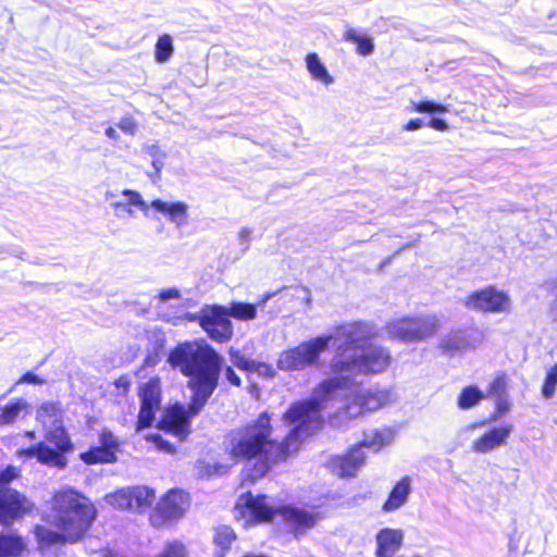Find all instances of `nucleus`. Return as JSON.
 <instances>
[{
	"label": "nucleus",
	"mask_w": 557,
	"mask_h": 557,
	"mask_svg": "<svg viewBox=\"0 0 557 557\" xmlns=\"http://www.w3.org/2000/svg\"><path fill=\"white\" fill-rule=\"evenodd\" d=\"M225 376H226V380L235 385V386H238L240 384V380L239 377L237 376V374L234 372V370L230 367H227L225 369Z\"/></svg>",
	"instance_id": "obj_51"
},
{
	"label": "nucleus",
	"mask_w": 557,
	"mask_h": 557,
	"mask_svg": "<svg viewBox=\"0 0 557 557\" xmlns=\"http://www.w3.org/2000/svg\"><path fill=\"white\" fill-rule=\"evenodd\" d=\"M235 540L236 534L231 527L220 525L215 528L213 535L214 557H224Z\"/></svg>",
	"instance_id": "obj_27"
},
{
	"label": "nucleus",
	"mask_w": 557,
	"mask_h": 557,
	"mask_svg": "<svg viewBox=\"0 0 557 557\" xmlns=\"http://www.w3.org/2000/svg\"><path fill=\"white\" fill-rule=\"evenodd\" d=\"M411 493V482L409 478H403L391 491L388 498L382 506L385 512H392L403 507Z\"/></svg>",
	"instance_id": "obj_23"
},
{
	"label": "nucleus",
	"mask_w": 557,
	"mask_h": 557,
	"mask_svg": "<svg viewBox=\"0 0 557 557\" xmlns=\"http://www.w3.org/2000/svg\"><path fill=\"white\" fill-rule=\"evenodd\" d=\"M476 426H478V424H476V423L469 424V425H467V426L465 428V431H472V430H474Z\"/></svg>",
	"instance_id": "obj_57"
},
{
	"label": "nucleus",
	"mask_w": 557,
	"mask_h": 557,
	"mask_svg": "<svg viewBox=\"0 0 557 557\" xmlns=\"http://www.w3.org/2000/svg\"><path fill=\"white\" fill-rule=\"evenodd\" d=\"M29 404L23 398H17L4 406H0V424H13L18 418L28 414Z\"/></svg>",
	"instance_id": "obj_26"
},
{
	"label": "nucleus",
	"mask_w": 557,
	"mask_h": 557,
	"mask_svg": "<svg viewBox=\"0 0 557 557\" xmlns=\"http://www.w3.org/2000/svg\"><path fill=\"white\" fill-rule=\"evenodd\" d=\"M391 359L386 349L376 346L364 347L357 354H341L332 361L331 370L334 377L331 380L346 381L342 391L347 389L356 375L369 372L381 373L389 366Z\"/></svg>",
	"instance_id": "obj_7"
},
{
	"label": "nucleus",
	"mask_w": 557,
	"mask_h": 557,
	"mask_svg": "<svg viewBox=\"0 0 557 557\" xmlns=\"http://www.w3.org/2000/svg\"><path fill=\"white\" fill-rule=\"evenodd\" d=\"M485 397L484 393L475 386L465 387L458 397V407L462 410L476 406Z\"/></svg>",
	"instance_id": "obj_33"
},
{
	"label": "nucleus",
	"mask_w": 557,
	"mask_h": 557,
	"mask_svg": "<svg viewBox=\"0 0 557 557\" xmlns=\"http://www.w3.org/2000/svg\"><path fill=\"white\" fill-rule=\"evenodd\" d=\"M347 383L339 380H325L312 393L309 400L295 403L283 416L285 423L294 425V429L282 441L286 444L290 455L298 444L313 434L322 423L321 411L329 408L337 398V394Z\"/></svg>",
	"instance_id": "obj_5"
},
{
	"label": "nucleus",
	"mask_w": 557,
	"mask_h": 557,
	"mask_svg": "<svg viewBox=\"0 0 557 557\" xmlns=\"http://www.w3.org/2000/svg\"><path fill=\"white\" fill-rule=\"evenodd\" d=\"M306 70L309 73L311 79L321 84L324 87H329L334 83L333 75L329 72L326 65L315 52H309L305 57Z\"/></svg>",
	"instance_id": "obj_22"
},
{
	"label": "nucleus",
	"mask_w": 557,
	"mask_h": 557,
	"mask_svg": "<svg viewBox=\"0 0 557 557\" xmlns=\"http://www.w3.org/2000/svg\"><path fill=\"white\" fill-rule=\"evenodd\" d=\"M26 549L24 539L8 530L0 533V557H18Z\"/></svg>",
	"instance_id": "obj_25"
},
{
	"label": "nucleus",
	"mask_w": 557,
	"mask_h": 557,
	"mask_svg": "<svg viewBox=\"0 0 557 557\" xmlns=\"http://www.w3.org/2000/svg\"><path fill=\"white\" fill-rule=\"evenodd\" d=\"M230 356L232 363L239 369L252 371V368H255V361L246 358L245 356L240 355L239 351L234 350L233 348L230 349Z\"/></svg>",
	"instance_id": "obj_39"
},
{
	"label": "nucleus",
	"mask_w": 557,
	"mask_h": 557,
	"mask_svg": "<svg viewBox=\"0 0 557 557\" xmlns=\"http://www.w3.org/2000/svg\"><path fill=\"white\" fill-rule=\"evenodd\" d=\"M36 509L35 503L25 494L0 484V522L10 525L29 516Z\"/></svg>",
	"instance_id": "obj_17"
},
{
	"label": "nucleus",
	"mask_w": 557,
	"mask_h": 557,
	"mask_svg": "<svg viewBox=\"0 0 557 557\" xmlns=\"http://www.w3.org/2000/svg\"><path fill=\"white\" fill-rule=\"evenodd\" d=\"M160 557H185V547L180 543H171Z\"/></svg>",
	"instance_id": "obj_42"
},
{
	"label": "nucleus",
	"mask_w": 557,
	"mask_h": 557,
	"mask_svg": "<svg viewBox=\"0 0 557 557\" xmlns=\"http://www.w3.org/2000/svg\"><path fill=\"white\" fill-rule=\"evenodd\" d=\"M462 302L468 309L483 313H507L511 309V299L508 293L493 286L468 295Z\"/></svg>",
	"instance_id": "obj_15"
},
{
	"label": "nucleus",
	"mask_w": 557,
	"mask_h": 557,
	"mask_svg": "<svg viewBox=\"0 0 557 557\" xmlns=\"http://www.w3.org/2000/svg\"><path fill=\"white\" fill-rule=\"evenodd\" d=\"M332 339L339 342L337 355L354 354L364 348L366 343L374 336L373 327L363 322H350L339 325L331 334Z\"/></svg>",
	"instance_id": "obj_16"
},
{
	"label": "nucleus",
	"mask_w": 557,
	"mask_h": 557,
	"mask_svg": "<svg viewBox=\"0 0 557 557\" xmlns=\"http://www.w3.org/2000/svg\"><path fill=\"white\" fill-rule=\"evenodd\" d=\"M557 388V363L549 368L546 372L543 385L542 395L545 398H552Z\"/></svg>",
	"instance_id": "obj_37"
},
{
	"label": "nucleus",
	"mask_w": 557,
	"mask_h": 557,
	"mask_svg": "<svg viewBox=\"0 0 557 557\" xmlns=\"http://www.w3.org/2000/svg\"><path fill=\"white\" fill-rule=\"evenodd\" d=\"M26 435L30 438H34L35 437V433L33 431H28L26 432Z\"/></svg>",
	"instance_id": "obj_58"
},
{
	"label": "nucleus",
	"mask_w": 557,
	"mask_h": 557,
	"mask_svg": "<svg viewBox=\"0 0 557 557\" xmlns=\"http://www.w3.org/2000/svg\"><path fill=\"white\" fill-rule=\"evenodd\" d=\"M423 127V122L420 119H411L403 126L406 132H414Z\"/></svg>",
	"instance_id": "obj_50"
},
{
	"label": "nucleus",
	"mask_w": 557,
	"mask_h": 557,
	"mask_svg": "<svg viewBox=\"0 0 557 557\" xmlns=\"http://www.w3.org/2000/svg\"><path fill=\"white\" fill-rule=\"evenodd\" d=\"M410 111L418 112V113H445L448 111L447 106L436 103L431 100H423V101H411L410 103Z\"/></svg>",
	"instance_id": "obj_36"
},
{
	"label": "nucleus",
	"mask_w": 557,
	"mask_h": 557,
	"mask_svg": "<svg viewBox=\"0 0 557 557\" xmlns=\"http://www.w3.org/2000/svg\"><path fill=\"white\" fill-rule=\"evenodd\" d=\"M224 448L233 462L256 459L251 480L264 475L272 466L289 455L286 444L273 437L270 414L264 411L256 419L231 430L224 440Z\"/></svg>",
	"instance_id": "obj_2"
},
{
	"label": "nucleus",
	"mask_w": 557,
	"mask_h": 557,
	"mask_svg": "<svg viewBox=\"0 0 557 557\" xmlns=\"http://www.w3.org/2000/svg\"><path fill=\"white\" fill-rule=\"evenodd\" d=\"M159 361H160V358H159L158 354L149 355L145 359V366H147V367H154V366L158 364Z\"/></svg>",
	"instance_id": "obj_53"
},
{
	"label": "nucleus",
	"mask_w": 557,
	"mask_h": 557,
	"mask_svg": "<svg viewBox=\"0 0 557 557\" xmlns=\"http://www.w3.org/2000/svg\"><path fill=\"white\" fill-rule=\"evenodd\" d=\"M233 461L218 462L211 459H201L197 461L196 469L200 476L209 478L212 475L225 473L233 466Z\"/></svg>",
	"instance_id": "obj_29"
},
{
	"label": "nucleus",
	"mask_w": 557,
	"mask_h": 557,
	"mask_svg": "<svg viewBox=\"0 0 557 557\" xmlns=\"http://www.w3.org/2000/svg\"><path fill=\"white\" fill-rule=\"evenodd\" d=\"M280 515L295 536L304 535L314 528L323 518V513L293 506L276 508L265 495H255L250 492L239 496L235 506V518L245 528L271 522Z\"/></svg>",
	"instance_id": "obj_4"
},
{
	"label": "nucleus",
	"mask_w": 557,
	"mask_h": 557,
	"mask_svg": "<svg viewBox=\"0 0 557 557\" xmlns=\"http://www.w3.org/2000/svg\"><path fill=\"white\" fill-rule=\"evenodd\" d=\"M174 53L173 37L169 34L161 35L154 45V60L158 63H166Z\"/></svg>",
	"instance_id": "obj_31"
},
{
	"label": "nucleus",
	"mask_w": 557,
	"mask_h": 557,
	"mask_svg": "<svg viewBox=\"0 0 557 557\" xmlns=\"http://www.w3.org/2000/svg\"><path fill=\"white\" fill-rule=\"evenodd\" d=\"M100 447L104 448L116 456V451L120 446V442L116 436L109 430H102L99 435Z\"/></svg>",
	"instance_id": "obj_38"
},
{
	"label": "nucleus",
	"mask_w": 557,
	"mask_h": 557,
	"mask_svg": "<svg viewBox=\"0 0 557 557\" xmlns=\"http://www.w3.org/2000/svg\"><path fill=\"white\" fill-rule=\"evenodd\" d=\"M252 231L248 227H243L238 232V237L242 243H248L251 237Z\"/></svg>",
	"instance_id": "obj_52"
},
{
	"label": "nucleus",
	"mask_w": 557,
	"mask_h": 557,
	"mask_svg": "<svg viewBox=\"0 0 557 557\" xmlns=\"http://www.w3.org/2000/svg\"><path fill=\"white\" fill-rule=\"evenodd\" d=\"M36 420L45 430L63 423V411L59 403H42L36 411Z\"/></svg>",
	"instance_id": "obj_24"
},
{
	"label": "nucleus",
	"mask_w": 557,
	"mask_h": 557,
	"mask_svg": "<svg viewBox=\"0 0 557 557\" xmlns=\"http://www.w3.org/2000/svg\"><path fill=\"white\" fill-rule=\"evenodd\" d=\"M511 432L512 425L510 424L490 429L472 442L471 449L476 454L491 453L494 449L507 445Z\"/></svg>",
	"instance_id": "obj_19"
},
{
	"label": "nucleus",
	"mask_w": 557,
	"mask_h": 557,
	"mask_svg": "<svg viewBox=\"0 0 557 557\" xmlns=\"http://www.w3.org/2000/svg\"><path fill=\"white\" fill-rule=\"evenodd\" d=\"M404 540V533L398 529H383L376 535L377 557H393L399 549Z\"/></svg>",
	"instance_id": "obj_21"
},
{
	"label": "nucleus",
	"mask_w": 557,
	"mask_h": 557,
	"mask_svg": "<svg viewBox=\"0 0 557 557\" xmlns=\"http://www.w3.org/2000/svg\"><path fill=\"white\" fill-rule=\"evenodd\" d=\"M146 440L153 444L154 448L159 451H163L166 454H173L174 447L168 441L162 438L159 434H149L146 436Z\"/></svg>",
	"instance_id": "obj_40"
},
{
	"label": "nucleus",
	"mask_w": 557,
	"mask_h": 557,
	"mask_svg": "<svg viewBox=\"0 0 557 557\" xmlns=\"http://www.w3.org/2000/svg\"><path fill=\"white\" fill-rule=\"evenodd\" d=\"M97 515L91 502L77 491L64 487L53 494L48 521L60 530L37 527L36 539L41 547L78 541Z\"/></svg>",
	"instance_id": "obj_3"
},
{
	"label": "nucleus",
	"mask_w": 557,
	"mask_h": 557,
	"mask_svg": "<svg viewBox=\"0 0 557 557\" xmlns=\"http://www.w3.org/2000/svg\"><path fill=\"white\" fill-rule=\"evenodd\" d=\"M23 383H28V384H41L42 383V380L32 373V372H28L26 374H24L18 381H17V384H23Z\"/></svg>",
	"instance_id": "obj_47"
},
{
	"label": "nucleus",
	"mask_w": 557,
	"mask_h": 557,
	"mask_svg": "<svg viewBox=\"0 0 557 557\" xmlns=\"http://www.w3.org/2000/svg\"><path fill=\"white\" fill-rule=\"evenodd\" d=\"M428 125H429V127H431L435 131H438V132H446L449 129L448 123L445 120L440 119V117H432L429 121Z\"/></svg>",
	"instance_id": "obj_46"
},
{
	"label": "nucleus",
	"mask_w": 557,
	"mask_h": 557,
	"mask_svg": "<svg viewBox=\"0 0 557 557\" xmlns=\"http://www.w3.org/2000/svg\"><path fill=\"white\" fill-rule=\"evenodd\" d=\"M168 363L189 377L193 397L188 409L178 404L166 408L160 429L183 441L190 433V419L202 409L216 387L222 357L205 342H185L170 351Z\"/></svg>",
	"instance_id": "obj_1"
},
{
	"label": "nucleus",
	"mask_w": 557,
	"mask_h": 557,
	"mask_svg": "<svg viewBox=\"0 0 557 557\" xmlns=\"http://www.w3.org/2000/svg\"><path fill=\"white\" fill-rule=\"evenodd\" d=\"M17 476L18 471L13 467H9L0 474V484L3 487H7V484H9L13 479Z\"/></svg>",
	"instance_id": "obj_45"
},
{
	"label": "nucleus",
	"mask_w": 557,
	"mask_h": 557,
	"mask_svg": "<svg viewBox=\"0 0 557 557\" xmlns=\"http://www.w3.org/2000/svg\"><path fill=\"white\" fill-rule=\"evenodd\" d=\"M106 135L113 139V140H117L119 139V134L116 132V129L112 126H109L107 129H106Z\"/></svg>",
	"instance_id": "obj_54"
},
{
	"label": "nucleus",
	"mask_w": 557,
	"mask_h": 557,
	"mask_svg": "<svg viewBox=\"0 0 557 557\" xmlns=\"http://www.w3.org/2000/svg\"><path fill=\"white\" fill-rule=\"evenodd\" d=\"M160 302L165 304L171 300H178L182 298V293L177 287L162 288L157 297Z\"/></svg>",
	"instance_id": "obj_41"
},
{
	"label": "nucleus",
	"mask_w": 557,
	"mask_h": 557,
	"mask_svg": "<svg viewBox=\"0 0 557 557\" xmlns=\"http://www.w3.org/2000/svg\"><path fill=\"white\" fill-rule=\"evenodd\" d=\"M364 453L360 446L352 448L347 455L335 457L330 462L331 471L339 478L355 476L364 463Z\"/></svg>",
	"instance_id": "obj_20"
},
{
	"label": "nucleus",
	"mask_w": 557,
	"mask_h": 557,
	"mask_svg": "<svg viewBox=\"0 0 557 557\" xmlns=\"http://www.w3.org/2000/svg\"><path fill=\"white\" fill-rule=\"evenodd\" d=\"M345 39L357 46V52L361 55H369L374 50L373 40L370 36L361 34L356 29H348L345 35Z\"/></svg>",
	"instance_id": "obj_30"
},
{
	"label": "nucleus",
	"mask_w": 557,
	"mask_h": 557,
	"mask_svg": "<svg viewBox=\"0 0 557 557\" xmlns=\"http://www.w3.org/2000/svg\"><path fill=\"white\" fill-rule=\"evenodd\" d=\"M81 459L87 465H96L103 462H114L116 456L112 455L109 450L98 446L81 454Z\"/></svg>",
	"instance_id": "obj_34"
},
{
	"label": "nucleus",
	"mask_w": 557,
	"mask_h": 557,
	"mask_svg": "<svg viewBox=\"0 0 557 557\" xmlns=\"http://www.w3.org/2000/svg\"><path fill=\"white\" fill-rule=\"evenodd\" d=\"M344 395L346 404L332 417V423L337 426L357 419L367 411H375L392 401V392L387 388H370L354 393V381L347 389L339 391L337 397Z\"/></svg>",
	"instance_id": "obj_8"
},
{
	"label": "nucleus",
	"mask_w": 557,
	"mask_h": 557,
	"mask_svg": "<svg viewBox=\"0 0 557 557\" xmlns=\"http://www.w3.org/2000/svg\"><path fill=\"white\" fill-rule=\"evenodd\" d=\"M332 336H319L300 345L284 350L277 359V367L282 370H301L311 366L319 359L320 355L326 350Z\"/></svg>",
	"instance_id": "obj_11"
},
{
	"label": "nucleus",
	"mask_w": 557,
	"mask_h": 557,
	"mask_svg": "<svg viewBox=\"0 0 557 557\" xmlns=\"http://www.w3.org/2000/svg\"><path fill=\"white\" fill-rule=\"evenodd\" d=\"M121 196L122 199H117V194L113 190H107L104 194L106 200L109 201L117 218H136V209L145 216H149V211L152 209L164 215L176 227H183L188 223L189 206L184 201H166L157 198L147 202L139 191L128 188L123 189Z\"/></svg>",
	"instance_id": "obj_6"
},
{
	"label": "nucleus",
	"mask_w": 557,
	"mask_h": 557,
	"mask_svg": "<svg viewBox=\"0 0 557 557\" xmlns=\"http://www.w3.org/2000/svg\"><path fill=\"white\" fill-rule=\"evenodd\" d=\"M252 371L258 372L260 375H263V376H271L273 374L272 368L265 363H256L255 362V368H252Z\"/></svg>",
	"instance_id": "obj_49"
},
{
	"label": "nucleus",
	"mask_w": 557,
	"mask_h": 557,
	"mask_svg": "<svg viewBox=\"0 0 557 557\" xmlns=\"http://www.w3.org/2000/svg\"><path fill=\"white\" fill-rule=\"evenodd\" d=\"M226 307L206 306L191 320L199 322L208 336L218 343H226L233 336V324L228 319Z\"/></svg>",
	"instance_id": "obj_13"
},
{
	"label": "nucleus",
	"mask_w": 557,
	"mask_h": 557,
	"mask_svg": "<svg viewBox=\"0 0 557 557\" xmlns=\"http://www.w3.org/2000/svg\"><path fill=\"white\" fill-rule=\"evenodd\" d=\"M228 317L242 321L253 320L257 317V308L252 304L246 302H232L226 307Z\"/></svg>",
	"instance_id": "obj_32"
},
{
	"label": "nucleus",
	"mask_w": 557,
	"mask_h": 557,
	"mask_svg": "<svg viewBox=\"0 0 557 557\" xmlns=\"http://www.w3.org/2000/svg\"><path fill=\"white\" fill-rule=\"evenodd\" d=\"M440 326L441 320L437 315L426 314L393 320L385 330L391 338L409 344L428 341Z\"/></svg>",
	"instance_id": "obj_10"
},
{
	"label": "nucleus",
	"mask_w": 557,
	"mask_h": 557,
	"mask_svg": "<svg viewBox=\"0 0 557 557\" xmlns=\"http://www.w3.org/2000/svg\"><path fill=\"white\" fill-rule=\"evenodd\" d=\"M119 128L128 135H134L137 129V124L135 120L131 116H124L120 120L117 124Z\"/></svg>",
	"instance_id": "obj_43"
},
{
	"label": "nucleus",
	"mask_w": 557,
	"mask_h": 557,
	"mask_svg": "<svg viewBox=\"0 0 557 557\" xmlns=\"http://www.w3.org/2000/svg\"><path fill=\"white\" fill-rule=\"evenodd\" d=\"M271 297H272V295H270V294H269V295H267V296L264 297V299H263V302H265V301H267L268 299H270Z\"/></svg>",
	"instance_id": "obj_59"
},
{
	"label": "nucleus",
	"mask_w": 557,
	"mask_h": 557,
	"mask_svg": "<svg viewBox=\"0 0 557 557\" xmlns=\"http://www.w3.org/2000/svg\"><path fill=\"white\" fill-rule=\"evenodd\" d=\"M394 440V434L389 429L374 431L364 436L360 447H368L373 451H379L383 447L389 445Z\"/></svg>",
	"instance_id": "obj_28"
},
{
	"label": "nucleus",
	"mask_w": 557,
	"mask_h": 557,
	"mask_svg": "<svg viewBox=\"0 0 557 557\" xmlns=\"http://www.w3.org/2000/svg\"><path fill=\"white\" fill-rule=\"evenodd\" d=\"M104 499L115 509L144 513L154 503L156 493L145 485L127 486L107 494Z\"/></svg>",
	"instance_id": "obj_12"
},
{
	"label": "nucleus",
	"mask_w": 557,
	"mask_h": 557,
	"mask_svg": "<svg viewBox=\"0 0 557 557\" xmlns=\"http://www.w3.org/2000/svg\"><path fill=\"white\" fill-rule=\"evenodd\" d=\"M243 557H269V556L265 554H261V553H247Z\"/></svg>",
	"instance_id": "obj_56"
},
{
	"label": "nucleus",
	"mask_w": 557,
	"mask_h": 557,
	"mask_svg": "<svg viewBox=\"0 0 557 557\" xmlns=\"http://www.w3.org/2000/svg\"><path fill=\"white\" fill-rule=\"evenodd\" d=\"M506 388L505 377L498 376L494 379L490 386V394L495 396H504V392Z\"/></svg>",
	"instance_id": "obj_44"
},
{
	"label": "nucleus",
	"mask_w": 557,
	"mask_h": 557,
	"mask_svg": "<svg viewBox=\"0 0 557 557\" xmlns=\"http://www.w3.org/2000/svg\"><path fill=\"white\" fill-rule=\"evenodd\" d=\"M140 396V410L138 414L137 421V430L145 429L149 426L153 419L156 412L160 409L161 404V382L160 379L154 376L151 377L148 382L143 384L139 392Z\"/></svg>",
	"instance_id": "obj_18"
},
{
	"label": "nucleus",
	"mask_w": 557,
	"mask_h": 557,
	"mask_svg": "<svg viewBox=\"0 0 557 557\" xmlns=\"http://www.w3.org/2000/svg\"><path fill=\"white\" fill-rule=\"evenodd\" d=\"M510 408V404L508 399L504 396H497L496 400V410L498 414H503L507 412Z\"/></svg>",
	"instance_id": "obj_48"
},
{
	"label": "nucleus",
	"mask_w": 557,
	"mask_h": 557,
	"mask_svg": "<svg viewBox=\"0 0 557 557\" xmlns=\"http://www.w3.org/2000/svg\"><path fill=\"white\" fill-rule=\"evenodd\" d=\"M441 347L443 350L453 352L466 349L468 342L462 331H456L448 334L442 339Z\"/></svg>",
	"instance_id": "obj_35"
},
{
	"label": "nucleus",
	"mask_w": 557,
	"mask_h": 557,
	"mask_svg": "<svg viewBox=\"0 0 557 557\" xmlns=\"http://www.w3.org/2000/svg\"><path fill=\"white\" fill-rule=\"evenodd\" d=\"M45 437L55 448H51L47 443H39L17 450V457L21 459L36 458L45 466L60 470L64 469L67 465L65 454L72 451L74 446L63 423L45 430Z\"/></svg>",
	"instance_id": "obj_9"
},
{
	"label": "nucleus",
	"mask_w": 557,
	"mask_h": 557,
	"mask_svg": "<svg viewBox=\"0 0 557 557\" xmlns=\"http://www.w3.org/2000/svg\"><path fill=\"white\" fill-rule=\"evenodd\" d=\"M152 166L156 169L157 172H160L162 169V162L160 160H153Z\"/></svg>",
	"instance_id": "obj_55"
},
{
	"label": "nucleus",
	"mask_w": 557,
	"mask_h": 557,
	"mask_svg": "<svg viewBox=\"0 0 557 557\" xmlns=\"http://www.w3.org/2000/svg\"><path fill=\"white\" fill-rule=\"evenodd\" d=\"M189 507L188 494L180 490L169 491L150 513V523L156 528L180 520Z\"/></svg>",
	"instance_id": "obj_14"
}]
</instances>
